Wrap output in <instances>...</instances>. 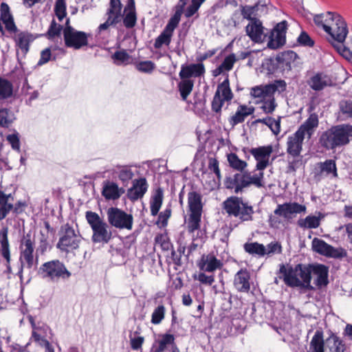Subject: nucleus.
Here are the masks:
<instances>
[{"instance_id": "50", "label": "nucleus", "mask_w": 352, "mask_h": 352, "mask_svg": "<svg viewBox=\"0 0 352 352\" xmlns=\"http://www.w3.org/2000/svg\"><path fill=\"white\" fill-rule=\"evenodd\" d=\"M165 314L166 308L164 305H158L155 308L151 314V322L155 325L160 324L165 318Z\"/></svg>"}, {"instance_id": "63", "label": "nucleus", "mask_w": 352, "mask_h": 352, "mask_svg": "<svg viewBox=\"0 0 352 352\" xmlns=\"http://www.w3.org/2000/svg\"><path fill=\"white\" fill-rule=\"evenodd\" d=\"M282 247L278 242H271L266 247L265 246V255H270L276 253H280Z\"/></svg>"}, {"instance_id": "42", "label": "nucleus", "mask_w": 352, "mask_h": 352, "mask_svg": "<svg viewBox=\"0 0 352 352\" xmlns=\"http://www.w3.org/2000/svg\"><path fill=\"white\" fill-rule=\"evenodd\" d=\"M320 219L314 215H309L298 221V226L303 229L317 228L320 226Z\"/></svg>"}, {"instance_id": "56", "label": "nucleus", "mask_w": 352, "mask_h": 352, "mask_svg": "<svg viewBox=\"0 0 352 352\" xmlns=\"http://www.w3.org/2000/svg\"><path fill=\"white\" fill-rule=\"evenodd\" d=\"M63 26L60 24H58L54 19H53L51 22L50 28L45 34V36L48 39H52L56 36H59L60 35L61 31H63Z\"/></svg>"}, {"instance_id": "53", "label": "nucleus", "mask_w": 352, "mask_h": 352, "mask_svg": "<svg viewBox=\"0 0 352 352\" xmlns=\"http://www.w3.org/2000/svg\"><path fill=\"white\" fill-rule=\"evenodd\" d=\"M172 213L170 206H168L164 211L159 213L158 219L155 224L160 228H165L168 225V219H170Z\"/></svg>"}, {"instance_id": "59", "label": "nucleus", "mask_w": 352, "mask_h": 352, "mask_svg": "<svg viewBox=\"0 0 352 352\" xmlns=\"http://www.w3.org/2000/svg\"><path fill=\"white\" fill-rule=\"evenodd\" d=\"M135 68L140 72L151 74L155 68V65L151 60H143L136 64Z\"/></svg>"}, {"instance_id": "29", "label": "nucleus", "mask_w": 352, "mask_h": 352, "mask_svg": "<svg viewBox=\"0 0 352 352\" xmlns=\"http://www.w3.org/2000/svg\"><path fill=\"white\" fill-rule=\"evenodd\" d=\"M0 244L2 256L6 259V263H10L11 261V255L8 227L3 228L0 231Z\"/></svg>"}, {"instance_id": "14", "label": "nucleus", "mask_w": 352, "mask_h": 352, "mask_svg": "<svg viewBox=\"0 0 352 352\" xmlns=\"http://www.w3.org/2000/svg\"><path fill=\"white\" fill-rule=\"evenodd\" d=\"M272 151L271 145L254 148L250 150V153L257 162L256 168L258 170H263L268 166Z\"/></svg>"}, {"instance_id": "60", "label": "nucleus", "mask_w": 352, "mask_h": 352, "mask_svg": "<svg viewBox=\"0 0 352 352\" xmlns=\"http://www.w3.org/2000/svg\"><path fill=\"white\" fill-rule=\"evenodd\" d=\"M55 14L59 21H62L66 16V5L64 0H57L54 8Z\"/></svg>"}, {"instance_id": "22", "label": "nucleus", "mask_w": 352, "mask_h": 352, "mask_svg": "<svg viewBox=\"0 0 352 352\" xmlns=\"http://www.w3.org/2000/svg\"><path fill=\"white\" fill-rule=\"evenodd\" d=\"M250 274L246 269L240 270L234 276V285L241 292H248L250 289Z\"/></svg>"}, {"instance_id": "45", "label": "nucleus", "mask_w": 352, "mask_h": 352, "mask_svg": "<svg viewBox=\"0 0 352 352\" xmlns=\"http://www.w3.org/2000/svg\"><path fill=\"white\" fill-rule=\"evenodd\" d=\"M225 79L221 82V107L224 101L229 102L233 98V94L230 88L228 76L223 74Z\"/></svg>"}, {"instance_id": "24", "label": "nucleus", "mask_w": 352, "mask_h": 352, "mask_svg": "<svg viewBox=\"0 0 352 352\" xmlns=\"http://www.w3.org/2000/svg\"><path fill=\"white\" fill-rule=\"evenodd\" d=\"M197 266L201 271L211 272L220 267V261L213 254H204L197 262Z\"/></svg>"}, {"instance_id": "41", "label": "nucleus", "mask_w": 352, "mask_h": 352, "mask_svg": "<svg viewBox=\"0 0 352 352\" xmlns=\"http://www.w3.org/2000/svg\"><path fill=\"white\" fill-rule=\"evenodd\" d=\"M231 326L230 329L228 330V333L230 335H234L236 333H243L245 326V322L243 319V316L239 314L235 316L234 318L230 321Z\"/></svg>"}, {"instance_id": "20", "label": "nucleus", "mask_w": 352, "mask_h": 352, "mask_svg": "<svg viewBox=\"0 0 352 352\" xmlns=\"http://www.w3.org/2000/svg\"><path fill=\"white\" fill-rule=\"evenodd\" d=\"M205 73V67L202 63H191L182 65L179 73L180 78L191 79L200 77Z\"/></svg>"}, {"instance_id": "21", "label": "nucleus", "mask_w": 352, "mask_h": 352, "mask_svg": "<svg viewBox=\"0 0 352 352\" xmlns=\"http://www.w3.org/2000/svg\"><path fill=\"white\" fill-rule=\"evenodd\" d=\"M124 192V190L120 188L116 183L109 180L103 182L102 195L107 200L118 199Z\"/></svg>"}, {"instance_id": "15", "label": "nucleus", "mask_w": 352, "mask_h": 352, "mask_svg": "<svg viewBox=\"0 0 352 352\" xmlns=\"http://www.w3.org/2000/svg\"><path fill=\"white\" fill-rule=\"evenodd\" d=\"M307 83L312 90L316 91H322L333 84L331 76L324 72L314 73L307 80Z\"/></svg>"}, {"instance_id": "19", "label": "nucleus", "mask_w": 352, "mask_h": 352, "mask_svg": "<svg viewBox=\"0 0 352 352\" xmlns=\"http://www.w3.org/2000/svg\"><path fill=\"white\" fill-rule=\"evenodd\" d=\"M178 25V23L169 19L164 30L155 38L154 47L155 49H160L163 45L168 46L171 43L173 32Z\"/></svg>"}, {"instance_id": "30", "label": "nucleus", "mask_w": 352, "mask_h": 352, "mask_svg": "<svg viewBox=\"0 0 352 352\" xmlns=\"http://www.w3.org/2000/svg\"><path fill=\"white\" fill-rule=\"evenodd\" d=\"M319 124L318 116L316 113H311L305 122L300 125L298 131L302 132L303 135L307 134L309 137L313 133V130L318 127Z\"/></svg>"}, {"instance_id": "6", "label": "nucleus", "mask_w": 352, "mask_h": 352, "mask_svg": "<svg viewBox=\"0 0 352 352\" xmlns=\"http://www.w3.org/2000/svg\"><path fill=\"white\" fill-rule=\"evenodd\" d=\"M85 218L93 232L91 241L95 243H108L112 239V232L107 223L98 213L91 210L85 212Z\"/></svg>"}, {"instance_id": "61", "label": "nucleus", "mask_w": 352, "mask_h": 352, "mask_svg": "<svg viewBox=\"0 0 352 352\" xmlns=\"http://www.w3.org/2000/svg\"><path fill=\"white\" fill-rule=\"evenodd\" d=\"M137 14L127 12L123 17V24L126 28H133L136 25Z\"/></svg>"}, {"instance_id": "4", "label": "nucleus", "mask_w": 352, "mask_h": 352, "mask_svg": "<svg viewBox=\"0 0 352 352\" xmlns=\"http://www.w3.org/2000/svg\"><path fill=\"white\" fill-rule=\"evenodd\" d=\"M59 235L56 248L66 254H75V252L80 248L82 241V236L79 232H76L73 226L67 223L61 226Z\"/></svg>"}, {"instance_id": "31", "label": "nucleus", "mask_w": 352, "mask_h": 352, "mask_svg": "<svg viewBox=\"0 0 352 352\" xmlns=\"http://www.w3.org/2000/svg\"><path fill=\"white\" fill-rule=\"evenodd\" d=\"M260 172L257 174H254L251 175L250 173L244 172L243 173V181L241 184H243V186L244 188L248 187L251 184H254L256 187H262L263 184V179L264 177V173L263 170H259Z\"/></svg>"}, {"instance_id": "58", "label": "nucleus", "mask_w": 352, "mask_h": 352, "mask_svg": "<svg viewBox=\"0 0 352 352\" xmlns=\"http://www.w3.org/2000/svg\"><path fill=\"white\" fill-rule=\"evenodd\" d=\"M205 1L206 0H191V3L188 6L185 12H184L185 16L186 18L192 16Z\"/></svg>"}, {"instance_id": "10", "label": "nucleus", "mask_w": 352, "mask_h": 352, "mask_svg": "<svg viewBox=\"0 0 352 352\" xmlns=\"http://www.w3.org/2000/svg\"><path fill=\"white\" fill-rule=\"evenodd\" d=\"M109 223L118 229H126L131 230L133 228V217L131 214H128L124 210L111 207L107 212Z\"/></svg>"}, {"instance_id": "55", "label": "nucleus", "mask_w": 352, "mask_h": 352, "mask_svg": "<svg viewBox=\"0 0 352 352\" xmlns=\"http://www.w3.org/2000/svg\"><path fill=\"white\" fill-rule=\"evenodd\" d=\"M188 1L189 0H179L177 4L175 6V13L170 17V20L178 24L179 23L181 16L184 12L185 6H186Z\"/></svg>"}, {"instance_id": "1", "label": "nucleus", "mask_w": 352, "mask_h": 352, "mask_svg": "<svg viewBox=\"0 0 352 352\" xmlns=\"http://www.w3.org/2000/svg\"><path fill=\"white\" fill-rule=\"evenodd\" d=\"M316 26L322 28L327 34V41L346 59H352V52L344 45L349 33L346 22L339 14L327 12L314 17Z\"/></svg>"}, {"instance_id": "49", "label": "nucleus", "mask_w": 352, "mask_h": 352, "mask_svg": "<svg viewBox=\"0 0 352 352\" xmlns=\"http://www.w3.org/2000/svg\"><path fill=\"white\" fill-rule=\"evenodd\" d=\"M322 173H326L327 175L332 174L333 177H337V168L334 160H327L324 162L318 164Z\"/></svg>"}, {"instance_id": "57", "label": "nucleus", "mask_w": 352, "mask_h": 352, "mask_svg": "<svg viewBox=\"0 0 352 352\" xmlns=\"http://www.w3.org/2000/svg\"><path fill=\"white\" fill-rule=\"evenodd\" d=\"M267 85L265 86H256L251 89L250 94L254 98L265 100L267 97H271L268 91H266Z\"/></svg>"}, {"instance_id": "18", "label": "nucleus", "mask_w": 352, "mask_h": 352, "mask_svg": "<svg viewBox=\"0 0 352 352\" xmlns=\"http://www.w3.org/2000/svg\"><path fill=\"white\" fill-rule=\"evenodd\" d=\"M245 32L250 39L255 43L263 42L265 36L262 22L257 19H253L249 22L245 28Z\"/></svg>"}, {"instance_id": "13", "label": "nucleus", "mask_w": 352, "mask_h": 352, "mask_svg": "<svg viewBox=\"0 0 352 352\" xmlns=\"http://www.w3.org/2000/svg\"><path fill=\"white\" fill-rule=\"evenodd\" d=\"M306 209L305 206L297 202H288L278 204L274 213L275 215L283 217L285 219H290L294 214L305 213Z\"/></svg>"}, {"instance_id": "43", "label": "nucleus", "mask_w": 352, "mask_h": 352, "mask_svg": "<svg viewBox=\"0 0 352 352\" xmlns=\"http://www.w3.org/2000/svg\"><path fill=\"white\" fill-rule=\"evenodd\" d=\"M13 93V85L8 79L0 77V100L8 99Z\"/></svg>"}, {"instance_id": "5", "label": "nucleus", "mask_w": 352, "mask_h": 352, "mask_svg": "<svg viewBox=\"0 0 352 352\" xmlns=\"http://www.w3.org/2000/svg\"><path fill=\"white\" fill-rule=\"evenodd\" d=\"M35 238L32 232L23 234L19 241V262L21 267L18 272L20 278L23 276V269L31 270L34 265Z\"/></svg>"}, {"instance_id": "37", "label": "nucleus", "mask_w": 352, "mask_h": 352, "mask_svg": "<svg viewBox=\"0 0 352 352\" xmlns=\"http://www.w3.org/2000/svg\"><path fill=\"white\" fill-rule=\"evenodd\" d=\"M296 56L297 54L293 51H287L278 54L276 60L279 67L290 69L291 63Z\"/></svg>"}, {"instance_id": "46", "label": "nucleus", "mask_w": 352, "mask_h": 352, "mask_svg": "<svg viewBox=\"0 0 352 352\" xmlns=\"http://www.w3.org/2000/svg\"><path fill=\"white\" fill-rule=\"evenodd\" d=\"M228 161L230 166L237 170L243 173V170L246 168V162L240 160L235 153H230L228 155Z\"/></svg>"}, {"instance_id": "62", "label": "nucleus", "mask_w": 352, "mask_h": 352, "mask_svg": "<svg viewBox=\"0 0 352 352\" xmlns=\"http://www.w3.org/2000/svg\"><path fill=\"white\" fill-rule=\"evenodd\" d=\"M262 100L263 101V103L261 108L265 113H270L274 111L276 104L273 96L271 97H267L265 100Z\"/></svg>"}, {"instance_id": "44", "label": "nucleus", "mask_w": 352, "mask_h": 352, "mask_svg": "<svg viewBox=\"0 0 352 352\" xmlns=\"http://www.w3.org/2000/svg\"><path fill=\"white\" fill-rule=\"evenodd\" d=\"M119 179L124 184H127L133 177L134 173L131 168L129 166H118V170L116 172Z\"/></svg>"}, {"instance_id": "51", "label": "nucleus", "mask_w": 352, "mask_h": 352, "mask_svg": "<svg viewBox=\"0 0 352 352\" xmlns=\"http://www.w3.org/2000/svg\"><path fill=\"white\" fill-rule=\"evenodd\" d=\"M254 213L253 208L249 206L247 203H243L240 206L239 210V216L240 219L243 221H251L252 219V214Z\"/></svg>"}, {"instance_id": "35", "label": "nucleus", "mask_w": 352, "mask_h": 352, "mask_svg": "<svg viewBox=\"0 0 352 352\" xmlns=\"http://www.w3.org/2000/svg\"><path fill=\"white\" fill-rule=\"evenodd\" d=\"M254 107H248L245 105H240L235 114L231 118V124L236 125L243 122L245 118L254 113Z\"/></svg>"}, {"instance_id": "7", "label": "nucleus", "mask_w": 352, "mask_h": 352, "mask_svg": "<svg viewBox=\"0 0 352 352\" xmlns=\"http://www.w3.org/2000/svg\"><path fill=\"white\" fill-rule=\"evenodd\" d=\"M188 206L189 215L186 221L187 230L193 234L201 227L203 204L199 192L192 190L188 193Z\"/></svg>"}, {"instance_id": "26", "label": "nucleus", "mask_w": 352, "mask_h": 352, "mask_svg": "<svg viewBox=\"0 0 352 352\" xmlns=\"http://www.w3.org/2000/svg\"><path fill=\"white\" fill-rule=\"evenodd\" d=\"M13 38L16 47L20 49L24 55L28 52L30 43L34 40L33 35L28 32H18Z\"/></svg>"}, {"instance_id": "64", "label": "nucleus", "mask_w": 352, "mask_h": 352, "mask_svg": "<svg viewBox=\"0 0 352 352\" xmlns=\"http://www.w3.org/2000/svg\"><path fill=\"white\" fill-rule=\"evenodd\" d=\"M297 41L300 45L303 46L313 47L314 45V41L305 32L300 33Z\"/></svg>"}, {"instance_id": "2", "label": "nucleus", "mask_w": 352, "mask_h": 352, "mask_svg": "<svg viewBox=\"0 0 352 352\" xmlns=\"http://www.w3.org/2000/svg\"><path fill=\"white\" fill-rule=\"evenodd\" d=\"M280 276L283 278L285 284L290 287H299L311 290L313 287L311 285V264L304 265L297 264L294 267L291 265H279Z\"/></svg>"}, {"instance_id": "48", "label": "nucleus", "mask_w": 352, "mask_h": 352, "mask_svg": "<svg viewBox=\"0 0 352 352\" xmlns=\"http://www.w3.org/2000/svg\"><path fill=\"white\" fill-rule=\"evenodd\" d=\"M287 83L283 80H276L272 83L267 85L266 91L270 94V96H274L276 91L279 93L283 92L286 90Z\"/></svg>"}, {"instance_id": "36", "label": "nucleus", "mask_w": 352, "mask_h": 352, "mask_svg": "<svg viewBox=\"0 0 352 352\" xmlns=\"http://www.w3.org/2000/svg\"><path fill=\"white\" fill-rule=\"evenodd\" d=\"M242 201L236 197H230L223 202L224 209L229 215L239 216V210Z\"/></svg>"}, {"instance_id": "28", "label": "nucleus", "mask_w": 352, "mask_h": 352, "mask_svg": "<svg viewBox=\"0 0 352 352\" xmlns=\"http://www.w3.org/2000/svg\"><path fill=\"white\" fill-rule=\"evenodd\" d=\"M311 274L316 276L315 283L318 287L326 286L329 283V269L322 264H311Z\"/></svg>"}, {"instance_id": "27", "label": "nucleus", "mask_w": 352, "mask_h": 352, "mask_svg": "<svg viewBox=\"0 0 352 352\" xmlns=\"http://www.w3.org/2000/svg\"><path fill=\"white\" fill-rule=\"evenodd\" d=\"M175 341V338L171 333H163L159 335V338L153 344V352H164L169 346H171Z\"/></svg>"}, {"instance_id": "16", "label": "nucleus", "mask_w": 352, "mask_h": 352, "mask_svg": "<svg viewBox=\"0 0 352 352\" xmlns=\"http://www.w3.org/2000/svg\"><path fill=\"white\" fill-rule=\"evenodd\" d=\"M305 135L298 130L289 136L287 141V152L293 157H298L302 150V143Z\"/></svg>"}, {"instance_id": "8", "label": "nucleus", "mask_w": 352, "mask_h": 352, "mask_svg": "<svg viewBox=\"0 0 352 352\" xmlns=\"http://www.w3.org/2000/svg\"><path fill=\"white\" fill-rule=\"evenodd\" d=\"M38 275L51 282H57L60 279H68L72 273L65 265L58 259L49 261L43 263L38 270Z\"/></svg>"}, {"instance_id": "3", "label": "nucleus", "mask_w": 352, "mask_h": 352, "mask_svg": "<svg viewBox=\"0 0 352 352\" xmlns=\"http://www.w3.org/2000/svg\"><path fill=\"white\" fill-rule=\"evenodd\" d=\"M351 137L352 126L341 124L323 131L319 138V143L327 150H334L349 144Z\"/></svg>"}, {"instance_id": "12", "label": "nucleus", "mask_w": 352, "mask_h": 352, "mask_svg": "<svg viewBox=\"0 0 352 352\" xmlns=\"http://www.w3.org/2000/svg\"><path fill=\"white\" fill-rule=\"evenodd\" d=\"M10 197L11 194L6 195L0 190V221L5 219L11 210L15 214L21 213L23 211L21 208L25 206V204L21 201H18L14 205L9 203Z\"/></svg>"}, {"instance_id": "40", "label": "nucleus", "mask_w": 352, "mask_h": 352, "mask_svg": "<svg viewBox=\"0 0 352 352\" xmlns=\"http://www.w3.org/2000/svg\"><path fill=\"white\" fill-rule=\"evenodd\" d=\"M243 248L250 254L262 257L265 255V245L257 242L245 243Z\"/></svg>"}, {"instance_id": "52", "label": "nucleus", "mask_w": 352, "mask_h": 352, "mask_svg": "<svg viewBox=\"0 0 352 352\" xmlns=\"http://www.w3.org/2000/svg\"><path fill=\"white\" fill-rule=\"evenodd\" d=\"M111 58L113 60V62L117 65H120L122 64H127L130 59V55L126 52V50H122L115 52L112 56Z\"/></svg>"}, {"instance_id": "47", "label": "nucleus", "mask_w": 352, "mask_h": 352, "mask_svg": "<svg viewBox=\"0 0 352 352\" xmlns=\"http://www.w3.org/2000/svg\"><path fill=\"white\" fill-rule=\"evenodd\" d=\"M256 123H263L269 126L274 134L278 135L280 131V121L276 120L271 117H267L263 119H257Z\"/></svg>"}, {"instance_id": "34", "label": "nucleus", "mask_w": 352, "mask_h": 352, "mask_svg": "<svg viewBox=\"0 0 352 352\" xmlns=\"http://www.w3.org/2000/svg\"><path fill=\"white\" fill-rule=\"evenodd\" d=\"M243 173L234 174L232 177H227L224 182V185L228 189H234V192L238 193L243 188Z\"/></svg>"}, {"instance_id": "23", "label": "nucleus", "mask_w": 352, "mask_h": 352, "mask_svg": "<svg viewBox=\"0 0 352 352\" xmlns=\"http://www.w3.org/2000/svg\"><path fill=\"white\" fill-rule=\"evenodd\" d=\"M312 249L314 252L328 257H338V250L327 243L324 241L318 238L312 241Z\"/></svg>"}, {"instance_id": "39", "label": "nucleus", "mask_w": 352, "mask_h": 352, "mask_svg": "<svg viewBox=\"0 0 352 352\" xmlns=\"http://www.w3.org/2000/svg\"><path fill=\"white\" fill-rule=\"evenodd\" d=\"M181 81L178 83V89L183 100H186L188 96L192 91L195 80L192 79L180 78Z\"/></svg>"}, {"instance_id": "25", "label": "nucleus", "mask_w": 352, "mask_h": 352, "mask_svg": "<svg viewBox=\"0 0 352 352\" xmlns=\"http://www.w3.org/2000/svg\"><path fill=\"white\" fill-rule=\"evenodd\" d=\"M0 12V19L5 24L6 29L9 32H18L17 28L14 21L13 16L10 13V7L6 3L2 2L1 3Z\"/></svg>"}, {"instance_id": "38", "label": "nucleus", "mask_w": 352, "mask_h": 352, "mask_svg": "<svg viewBox=\"0 0 352 352\" xmlns=\"http://www.w3.org/2000/svg\"><path fill=\"white\" fill-rule=\"evenodd\" d=\"M324 346L323 333L316 331L310 342L309 352H324Z\"/></svg>"}, {"instance_id": "32", "label": "nucleus", "mask_w": 352, "mask_h": 352, "mask_svg": "<svg viewBox=\"0 0 352 352\" xmlns=\"http://www.w3.org/2000/svg\"><path fill=\"white\" fill-rule=\"evenodd\" d=\"M329 352H345L346 347L344 341L336 334L331 333L327 339Z\"/></svg>"}, {"instance_id": "11", "label": "nucleus", "mask_w": 352, "mask_h": 352, "mask_svg": "<svg viewBox=\"0 0 352 352\" xmlns=\"http://www.w3.org/2000/svg\"><path fill=\"white\" fill-rule=\"evenodd\" d=\"M287 22L282 21L273 28L270 36L267 46L271 49H277L285 43V35Z\"/></svg>"}, {"instance_id": "54", "label": "nucleus", "mask_w": 352, "mask_h": 352, "mask_svg": "<svg viewBox=\"0 0 352 352\" xmlns=\"http://www.w3.org/2000/svg\"><path fill=\"white\" fill-rule=\"evenodd\" d=\"M340 112L344 119L352 118V100H344L339 104Z\"/></svg>"}, {"instance_id": "9", "label": "nucleus", "mask_w": 352, "mask_h": 352, "mask_svg": "<svg viewBox=\"0 0 352 352\" xmlns=\"http://www.w3.org/2000/svg\"><path fill=\"white\" fill-rule=\"evenodd\" d=\"M65 45L67 47L79 50L88 45V35L85 32L78 31L69 25L67 19L63 29Z\"/></svg>"}, {"instance_id": "33", "label": "nucleus", "mask_w": 352, "mask_h": 352, "mask_svg": "<svg viewBox=\"0 0 352 352\" xmlns=\"http://www.w3.org/2000/svg\"><path fill=\"white\" fill-rule=\"evenodd\" d=\"M164 199L163 190L158 188L155 190L150 201L151 214L152 216H156L162 207Z\"/></svg>"}, {"instance_id": "17", "label": "nucleus", "mask_w": 352, "mask_h": 352, "mask_svg": "<svg viewBox=\"0 0 352 352\" xmlns=\"http://www.w3.org/2000/svg\"><path fill=\"white\" fill-rule=\"evenodd\" d=\"M148 185L144 177L134 179L132 186L127 191L128 198L135 201L144 197L148 190Z\"/></svg>"}]
</instances>
